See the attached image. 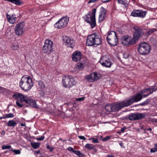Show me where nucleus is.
<instances>
[{
	"label": "nucleus",
	"mask_w": 157,
	"mask_h": 157,
	"mask_svg": "<svg viewBox=\"0 0 157 157\" xmlns=\"http://www.w3.org/2000/svg\"><path fill=\"white\" fill-rule=\"evenodd\" d=\"M59 140L63 141H65L67 140H63L62 139L60 138Z\"/></svg>",
	"instance_id": "nucleus-58"
},
{
	"label": "nucleus",
	"mask_w": 157,
	"mask_h": 157,
	"mask_svg": "<svg viewBox=\"0 0 157 157\" xmlns=\"http://www.w3.org/2000/svg\"><path fill=\"white\" fill-rule=\"evenodd\" d=\"M106 157H113L112 155H107Z\"/></svg>",
	"instance_id": "nucleus-59"
},
{
	"label": "nucleus",
	"mask_w": 157,
	"mask_h": 157,
	"mask_svg": "<svg viewBox=\"0 0 157 157\" xmlns=\"http://www.w3.org/2000/svg\"><path fill=\"white\" fill-rule=\"evenodd\" d=\"M133 29L135 32L134 33L133 36L136 39H138L141 35L143 34L142 30L138 26L134 27Z\"/></svg>",
	"instance_id": "nucleus-18"
},
{
	"label": "nucleus",
	"mask_w": 157,
	"mask_h": 157,
	"mask_svg": "<svg viewBox=\"0 0 157 157\" xmlns=\"http://www.w3.org/2000/svg\"><path fill=\"white\" fill-rule=\"evenodd\" d=\"M13 97L14 99L17 101L16 103L17 106L19 108H22L24 105L19 102L18 101L19 99L21 102H24L26 104H29L32 107L36 109L39 108V106L36 104L35 101L31 97L24 95L21 93H17L14 94Z\"/></svg>",
	"instance_id": "nucleus-1"
},
{
	"label": "nucleus",
	"mask_w": 157,
	"mask_h": 157,
	"mask_svg": "<svg viewBox=\"0 0 157 157\" xmlns=\"http://www.w3.org/2000/svg\"><path fill=\"white\" fill-rule=\"evenodd\" d=\"M24 26V22H21L16 25L15 29V32L17 35L21 36L23 32V28Z\"/></svg>",
	"instance_id": "nucleus-15"
},
{
	"label": "nucleus",
	"mask_w": 157,
	"mask_h": 157,
	"mask_svg": "<svg viewBox=\"0 0 157 157\" xmlns=\"http://www.w3.org/2000/svg\"><path fill=\"white\" fill-rule=\"evenodd\" d=\"M38 89L41 91H43L45 88V86L44 83L41 81H39L38 82Z\"/></svg>",
	"instance_id": "nucleus-23"
},
{
	"label": "nucleus",
	"mask_w": 157,
	"mask_h": 157,
	"mask_svg": "<svg viewBox=\"0 0 157 157\" xmlns=\"http://www.w3.org/2000/svg\"><path fill=\"white\" fill-rule=\"evenodd\" d=\"M44 137L43 136H42L40 137L36 138V140L39 141H41L44 140Z\"/></svg>",
	"instance_id": "nucleus-44"
},
{
	"label": "nucleus",
	"mask_w": 157,
	"mask_h": 157,
	"mask_svg": "<svg viewBox=\"0 0 157 157\" xmlns=\"http://www.w3.org/2000/svg\"><path fill=\"white\" fill-rule=\"evenodd\" d=\"M78 137L81 140H86V138L84 136H78Z\"/></svg>",
	"instance_id": "nucleus-46"
},
{
	"label": "nucleus",
	"mask_w": 157,
	"mask_h": 157,
	"mask_svg": "<svg viewBox=\"0 0 157 157\" xmlns=\"http://www.w3.org/2000/svg\"><path fill=\"white\" fill-rule=\"evenodd\" d=\"M77 68L79 70H82L84 68V64L82 63H78L77 64Z\"/></svg>",
	"instance_id": "nucleus-30"
},
{
	"label": "nucleus",
	"mask_w": 157,
	"mask_h": 157,
	"mask_svg": "<svg viewBox=\"0 0 157 157\" xmlns=\"http://www.w3.org/2000/svg\"><path fill=\"white\" fill-rule=\"evenodd\" d=\"M85 97H82V98H76L75 100L77 101H82L85 99Z\"/></svg>",
	"instance_id": "nucleus-39"
},
{
	"label": "nucleus",
	"mask_w": 157,
	"mask_h": 157,
	"mask_svg": "<svg viewBox=\"0 0 157 157\" xmlns=\"http://www.w3.org/2000/svg\"><path fill=\"white\" fill-rule=\"evenodd\" d=\"M110 138V137L108 136H106L105 137L102 139V140L104 141H105Z\"/></svg>",
	"instance_id": "nucleus-43"
},
{
	"label": "nucleus",
	"mask_w": 157,
	"mask_h": 157,
	"mask_svg": "<svg viewBox=\"0 0 157 157\" xmlns=\"http://www.w3.org/2000/svg\"><path fill=\"white\" fill-rule=\"evenodd\" d=\"M62 82L63 87L67 88H70L76 84V82L71 75L63 76Z\"/></svg>",
	"instance_id": "nucleus-6"
},
{
	"label": "nucleus",
	"mask_w": 157,
	"mask_h": 157,
	"mask_svg": "<svg viewBox=\"0 0 157 157\" xmlns=\"http://www.w3.org/2000/svg\"><path fill=\"white\" fill-rule=\"evenodd\" d=\"M46 149L49 150L50 151H51V152L54 149V148L53 147H50L48 144H46Z\"/></svg>",
	"instance_id": "nucleus-36"
},
{
	"label": "nucleus",
	"mask_w": 157,
	"mask_h": 157,
	"mask_svg": "<svg viewBox=\"0 0 157 157\" xmlns=\"http://www.w3.org/2000/svg\"><path fill=\"white\" fill-rule=\"evenodd\" d=\"M119 144L121 147H122L123 148L124 147V146L123 145V144L122 143H120Z\"/></svg>",
	"instance_id": "nucleus-50"
},
{
	"label": "nucleus",
	"mask_w": 157,
	"mask_h": 157,
	"mask_svg": "<svg viewBox=\"0 0 157 157\" xmlns=\"http://www.w3.org/2000/svg\"><path fill=\"white\" fill-rule=\"evenodd\" d=\"M64 40V44L68 47L72 48L74 46L75 43V41L73 40H71L68 36H65Z\"/></svg>",
	"instance_id": "nucleus-19"
},
{
	"label": "nucleus",
	"mask_w": 157,
	"mask_h": 157,
	"mask_svg": "<svg viewBox=\"0 0 157 157\" xmlns=\"http://www.w3.org/2000/svg\"><path fill=\"white\" fill-rule=\"evenodd\" d=\"M102 43L101 36L97 33H93L87 36L86 44L88 46L99 45Z\"/></svg>",
	"instance_id": "nucleus-3"
},
{
	"label": "nucleus",
	"mask_w": 157,
	"mask_h": 157,
	"mask_svg": "<svg viewBox=\"0 0 157 157\" xmlns=\"http://www.w3.org/2000/svg\"><path fill=\"white\" fill-rule=\"evenodd\" d=\"M85 155L84 154H82V153H81V154L79 155L78 156L79 157H84Z\"/></svg>",
	"instance_id": "nucleus-52"
},
{
	"label": "nucleus",
	"mask_w": 157,
	"mask_h": 157,
	"mask_svg": "<svg viewBox=\"0 0 157 157\" xmlns=\"http://www.w3.org/2000/svg\"><path fill=\"white\" fill-rule=\"evenodd\" d=\"M69 21V17L66 16L62 17L59 19L54 25L55 28L61 29L65 27Z\"/></svg>",
	"instance_id": "nucleus-9"
},
{
	"label": "nucleus",
	"mask_w": 157,
	"mask_h": 157,
	"mask_svg": "<svg viewBox=\"0 0 157 157\" xmlns=\"http://www.w3.org/2000/svg\"><path fill=\"white\" fill-rule=\"evenodd\" d=\"M156 31V29H150V30H149V31H148L147 32V34L148 35H151L152 33H153V32H154V31Z\"/></svg>",
	"instance_id": "nucleus-37"
},
{
	"label": "nucleus",
	"mask_w": 157,
	"mask_h": 157,
	"mask_svg": "<svg viewBox=\"0 0 157 157\" xmlns=\"http://www.w3.org/2000/svg\"><path fill=\"white\" fill-rule=\"evenodd\" d=\"M157 151V148L154 147L151 149L150 152L151 153H154Z\"/></svg>",
	"instance_id": "nucleus-42"
},
{
	"label": "nucleus",
	"mask_w": 157,
	"mask_h": 157,
	"mask_svg": "<svg viewBox=\"0 0 157 157\" xmlns=\"http://www.w3.org/2000/svg\"><path fill=\"white\" fill-rule=\"evenodd\" d=\"M149 94H143L142 96V97H146L147 96H148Z\"/></svg>",
	"instance_id": "nucleus-49"
},
{
	"label": "nucleus",
	"mask_w": 157,
	"mask_h": 157,
	"mask_svg": "<svg viewBox=\"0 0 157 157\" xmlns=\"http://www.w3.org/2000/svg\"><path fill=\"white\" fill-rule=\"evenodd\" d=\"M96 1H89L88 2V4L90 3H94Z\"/></svg>",
	"instance_id": "nucleus-51"
},
{
	"label": "nucleus",
	"mask_w": 157,
	"mask_h": 157,
	"mask_svg": "<svg viewBox=\"0 0 157 157\" xmlns=\"http://www.w3.org/2000/svg\"><path fill=\"white\" fill-rule=\"evenodd\" d=\"M2 119H6L5 116L4 115H3L2 117H0V120H1Z\"/></svg>",
	"instance_id": "nucleus-53"
},
{
	"label": "nucleus",
	"mask_w": 157,
	"mask_h": 157,
	"mask_svg": "<svg viewBox=\"0 0 157 157\" xmlns=\"http://www.w3.org/2000/svg\"><path fill=\"white\" fill-rule=\"evenodd\" d=\"M94 145L93 144H86L85 145V147L88 150L93 149L94 148Z\"/></svg>",
	"instance_id": "nucleus-27"
},
{
	"label": "nucleus",
	"mask_w": 157,
	"mask_h": 157,
	"mask_svg": "<svg viewBox=\"0 0 157 157\" xmlns=\"http://www.w3.org/2000/svg\"><path fill=\"white\" fill-rule=\"evenodd\" d=\"M40 143L38 142L31 143V145L33 148L34 149H36L39 147L40 146Z\"/></svg>",
	"instance_id": "nucleus-26"
},
{
	"label": "nucleus",
	"mask_w": 157,
	"mask_h": 157,
	"mask_svg": "<svg viewBox=\"0 0 157 157\" xmlns=\"http://www.w3.org/2000/svg\"><path fill=\"white\" fill-rule=\"evenodd\" d=\"M126 1H118V3L122 4L125 7H126L128 6V3L125 2Z\"/></svg>",
	"instance_id": "nucleus-33"
},
{
	"label": "nucleus",
	"mask_w": 157,
	"mask_h": 157,
	"mask_svg": "<svg viewBox=\"0 0 157 157\" xmlns=\"http://www.w3.org/2000/svg\"><path fill=\"white\" fill-rule=\"evenodd\" d=\"M109 1H103V2L106 3V2H109Z\"/></svg>",
	"instance_id": "nucleus-60"
},
{
	"label": "nucleus",
	"mask_w": 157,
	"mask_h": 157,
	"mask_svg": "<svg viewBox=\"0 0 157 157\" xmlns=\"http://www.w3.org/2000/svg\"><path fill=\"white\" fill-rule=\"evenodd\" d=\"M21 126H25V124L23 123H21Z\"/></svg>",
	"instance_id": "nucleus-57"
},
{
	"label": "nucleus",
	"mask_w": 157,
	"mask_h": 157,
	"mask_svg": "<svg viewBox=\"0 0 157 157\" xmlns=\"http://www.w3.org/2000/svg\"><path fill=\"white\" fill-rule=\"evenodd\" d=\"M157 90V87L156 86H152L151 88H147L142 90L141 92L142 94L147 93V94H150L153 92Z\"/></svg>",
	"instance_id": "nucleus-20"
},
{
	"label": "nucleus",
	"mask_w": 157,
	"mask_h": 157,
	"mask_svg": "<svg viewBox=\"0 0 157 157\" xmlns=\"http://www.w3.org/2000/svg\"><path fill=\"white\" fill-rule=\"evenodd\" d=\"M106 13V10H102L100 12V13L99 17V22H101L105 20Z\"/></svg>",
	"instance_id": "nucleus-22"
},
{
	"label": "nucleus",
	"mask_w": 157,
	"mask_h": 157,
	"mask_svg": "<svg viewBox=\"0 0 157 157\" xmlns=\"http://www.w3.org/2000/svg\"><path fill=\"white\" fill-rule=\"evenodd\" d=\"M53 42L49 39H46L44 44L42 48L43 52L44 53L50 54L53 51Z\"/></svg>",
	"instance_id": "nucleus-10"
},
{
	"label": "nucleus",
	"mask_w": 157,
	"mask_h": 157,
	"mask_svg": "<svg viewBox=\"0 0 157 157\" xmlns=\"http://www.w3.org/2000/svg\"><path fill=\"white\" fill-rule=\"evenodd\" d=\"M142 98V95L139 93H138L133 96H132L131 98L128 100L118 103V110L120 109L121 108L128 106L134 102L139 101Z\"/></svg>",
	"instance_id": "nucleus-5"
},
{
	"label": "nucleus",
	"mask_w": 157,
	"mask_h": 157,
	"mask_svg": "<svg viewBox=\"0 0 157 157\" xmlns=\"http://www.w3.org/2000/svg\"><path fill=\"white\" fill-rule=\"evenodd\" d=\"M147 11L140 10H134L131 12V15L134 17H139L144 18L146 16Z\"/></svg>",
	"instance_id": "nucleus-14"
},
{
	"label": "nucleus",
	"mask_w": 157,
	"mask_h": 157,
	"mask_svg": "<svg viewBox=\"0 0 157 157\" xmlns=\"http://www.w3.org/2000/svg\"><path fill=\"white\" fill-rule=\"evenodd\" d=\"M138 50L140 55H146L150 52V47L148 44L143 42L139 45Z\"/></svg>",
	"instance_id": "nucleus-8"
},
{
	"label": "nucleus",
	"mask_w": 157,
	"mask_h": 157,
	"mask_svg": "<svg viewBox=\"0 0 157 157\" xmlns=\"http://www.w3.org/2000/svg\"><path fill=\"white\" fill-rule=\"evenodd\" d=\"M12 147L11 145H3L2 147V150H4L6 149H10V151L12 149Z\"/></svg>",
	"instance_id": "nucleus-29"
},
{
	"label": "nucleus",
	"mask_w": 157,
	"mask_h": 157,
	"mask_svg": "<svg viewBox=\"0 0 157 157\" xmlns=\"http://www.w3.org/2000/svg\"><path fill=\"white\" fill-rule=\"evenodd\" d=\"M11 151L14 152L16 155H19L21 153V151L19 149L13 150V148H12V149L11 150Z\"/></svg>",
	"instance_id": "nucleus-32"
},
{
	"label": "nucleus",
	"mask_w": 157,
	"mask_h": 157,
	"mask_svg": "<svg viewBox=\"0 0 157 157\" xmlns=\"http://www.w3.org/2000/svg\"><path fill=\"white\" fill-rule=\"evenodd\" d=\"M73 153L75 154L78 155V156L81 154V153L80 151H75L74 150L73 151Z\"/></svg>",
	"instance_id": "nucleus-40"
},
{
	"label": "nucleus",
	"mask_w": 157,
	"mask_h": 157,
	"mask_svg": "<svg viewBox=\"0 0 157 157\" xmlns=\"http://www.w3.org/2000/svg\"><path fill=\"white\" fill-rule=\"evenodd\" d=\"M6 17L8 21L10 23L13 24L15 23L16 19L15 15L13 14L11 16L8 14H7Z\"/></svg>",
	"instance_id": "nucleus-21"
},
{
	"label": "nucleus",
	"mask_w": 157,
	"mask_h": 157,
	"mask_svg": "<svg viewBox=\"0 0 157 157\" xmlns=\"http://www.w3.org/2000/svg\"><path fill=\"white\" fill-rule=\"evenodd\" d=\"M145 117V115L144 114L142 113H134L129 115L128 118L130 120L133 121L144 119Z\"/></svg>",
	"instance_id": "nucleus-16"
},
{
	"label": "nucleus",
	"mask_w": 157,
	"mask_h": 157,
	"mask_svg": "<svg viewBox=\"0 0 157 157\" xmlns=\"http://www.w3.org/2000/svg\"><path fill=\"white\" fill-rule=\"evenodd\" d=\"M124 57L126 59V58H128V55H127V56H126V57H124Z\"/></svg>",
	"instance_id": "nucleus-62"
},
{
	"label": "nucleus",
	"mask_w": 157,
	"mask_h": 157,
	"mask_svg": "<svg viewBox=\"0 0 157 157\" xmlns=\"http://www.w3.org/2000/svg\"><path fill=\"white\" fill-rule=\"evenodd\" d=\"M137 40V39H136L135 37L133 36V38L129 40L128 42V44L130 45L136 43V41Z\"/></svg>",
	"instance_id": "nucleus-31"
},
{
	"label": "nucleus",
	"mask_w": 157,
	"mask_h": 157,
	"mask_svg": "<svg viewBox=\"0 0 157 157\" xmlns=\"http://www.w3.org/2000/svg\"><path fill=\"white\" fill-rule=\"evenodd\" d=\"M101 77V74L97 72H94L87 75L86 79L87 81L92 82L98 80Z\"/></svg>",
	"instance_id": "nucleus-12"
},
{
	"label": "nucleus",
	"mask_w": 157,
	"mask_h": 157,
	"mask_svg": "<svg viewBox=\"0 0 157 157\" xmlns=\"http://www.w3.org/2000/svg\"><path fill=\"white\" fill-rule=\"evenodd\" d=\"M149 102H150L149 100L148 99H147V100H146L144 102L140 104V105H142V106H144V105H147V104H148Z\"/></svg>",
	"instance_id": "nucleus-35"
},
{
	"label": "nucleus",
	"mask_w": 157,
	"mask_h": 157,
	"mask_svg": "<svg viewBox=\"0 0 157 157\" xmlns=\"http://www.w3.org/2000/svg\"><path fill=\"white\" fill-rule=\"evenodd\" d=\"M5 134V131L4 130H2V131L1 133V134L2 135H4Z\"/></svg>",
	"instance_id": "nucleus-48"
},
{
	"label": "nucleus",
	"mask_w": 157,
	"mask_h": 157,
	"mask_svg": "<svg viewBox=\"0 0 157 157\" xmlns=\"http://www.w3.org/2000/svg\"><path fill=\"white\" fill-rule=\"evenodd\" d=\"M105 110L108 112H115L118 111V103L114 102L106 105L105 107Z\"/></svg>",
	"instance_id": "nucleus-13"
},
{
	"label": "nucleus",
	"mask_w": 157,
	"mask_h": 157,
	"mask_svg": "<svg viewBox=\"0 0 157 157\" xmlns=\"http://www.w3.org/2000/svg\"><path fill=\"white\" fill-rule=\"evenodd\" d=\"M82 56L81 52L79 51H77L73 52L71 56L72 60L75 62H78L80 60Z\"/></svg>",
	"instance_id": "nucleus-17"
},
{
	"label": "nucleus",
	"mask_w": 157,
	"mask_h": 157,
	"mask_svg": "<svg viewBox=\"0 0 157 157\" xmlns=\"http://www.w3.org/2000/svg\"><path fill=\"white\" fill-rule=\"evenodd\" d=\"M128 38V36H123L122 37V38L121 39V43L123 45V46H126L127 44V40Z\"/></svg>",
	"instance_id": "nucleus-24"
},
{
	"label": "nucleus",
	"mask_w": 157,
	"mask_h": 157,
	"mask_svg": "<svg viewBox=\"0 0 157 157\" xmlns=\"http://www.w3.org/2000/svg\"><path fill=\"white\" fill-rule=\"evenodd\" d=\"M6 118L13 117L14 115L13 114L10 113L9 114H6L5 116Z\"/></svg>",
	"instance_id": "nucleus-34"
},
{
	"label": "nucleus",
	"mask_w": 157,
	"mask_h": 157,
	"mask_svg": "<svg viewBox=\"0 0 157 157\" xmlns=\"http://www.w3.org/2000/svg\"><path fill=\"white\" fill-rule=\"evenodd\" d=\"M151 121L153 123H157V119L153 118L151 119Z\"/></svg>",
	"instance_id": "nucleus-47"
},
{
	"label": "nucleus",
	"mask_w": 157,
	"mask_h": 157,
	"mask_svg": "<svg viewBox=\"0 0 157 157\" xmlns=\"http://www.w3.org/2000/svg\"><path fill=\"white\" fill-rule=\"evenodd\" d=\"M96 9L94 8L92 12L89 11L83 17L85 21L88 23L91 29H93L96 26L95 14Z\"/></svg>",
	"instance_id": "nucleus-4"
},
{
	"label": "nucleus",
	"mask_w": 157,
	"mask_h": 157,
	"mask_svg": "<svg viewBox=\"0 0 157 157\" xmlns=\"http://www.w3.org/2000/svg\"><path fill=\"white\" fill-rule=\"evenodd\" d=\"M67 150L69 151H71L73 153V151H74V150L73 148L71 147H69L67 148Z\"/></svg>",
	"instance_id": "nucleus-45"
},
{
	"label": "nucleus",
	"mask_w": 157,
	"mask_h": 157,
	"mask_svg": "<svg viewBox=\"0 0 157 157\" xmlns=\"http://www.w3.org/2000/svg\"><path fill=\"white\" fill-rule=\"evenodd\" d=\"M40 152V150H38V151H35V153L38 154Z\"/></svg>",
	"instance_id": "nucleus-54"
},
{
	"label": "nucleus",
	"mask_w": 157,
	"mask_h": 157,
	"mask_svg": "<svg viewBox=\"0 0 157 157\" xmlns=\"http://www.w3.org/2000/svg\"><path fill=\"white\" fill-rule=\"evenodd\" d=\"M127 129V128L125 126L123 127V128H121V132H118V134H120L121 132H123L126 129Z\"/></svg>",
	"instance_id": "nucleus-41"
},
{
	"label": "nucleus",
	"mask_w": 157,
	"mask_h": 157,
	"mask_svg": "<svg viewBox=\"0 0 157 157\" xmlns=\"http://www.w3.org/2000/svg\"><path fill=\"white\" fill-rule=\"evenodd\" d=\"M11 3L15 4L17 5H20L23 3L22 1H9Z\"/></svg>",
	"instance_id": "nucleus-28"
},
{
	"label": "nucleus",
	"mask_w": 157,
	"mask_h": 157,
	"mask_svg": "<svg viewBox=\"0 0 157 157\" xmlns=\"http://www.w3.org/2000/svg\"><path fill=\"white\" fill-rule=\"evenodd\" d=\"M34 85V83L31 78L29 76H23L19 82V86L25 91L30 90Z\"/></svg>",
	"instance_id": "nucleus-2"
},
{
	"label": "nucleus",
	"mask_w": 157,
	"mask_h": 157,
	"mask_svg": "<svg viewBox=\"0 0 157 157\" xmlns=\"http://www.w3.org/2000/svg\"><path fill=\"white\" fill-rule=\"evenodd\" d=\"M17 124V123L13 120L9 121L7 124L8 126L13 127H14Z\"/></svg>",
	"instance_id": "nucleus-25"
},
{
	"label": "nucleus",
	"mask_w": 157,
	"mask_h": 157,
	"mask_svg": "<svg viewBox=\"0 0 157 157\" xmlns=\"http://www.w3.org/2000/svg\"><path fill=\"white\" fill-rule=\"evenodd\" d=\"M18 48V46H16L14 48H13V49L14 50H17Z\"/></svg>",
	"instance_id": "nucleus-55"
},
{
	"label": "nucleus",
	"mask_w": 157,
	"mask_h": 157,
	"mask_svg": "<svg viewBox=\"0 0 157 157\" xmlns=\"http://www.w3.org/2000/svg\"><path fill=\"white\" fill-rule=\"evenodd\" d=\"M146 130H147V131H151L152 130V129L151 128H149L147 129H146Z\"/></svg>",
	"instance_id": "nucleus-56"
},
{
	"label": "nucleus",
	"mask_w": 157,
	"mask_h": 157,
	"mask_svg": "<svg viewBox=\"0 0 157 157\" xmlns=\"http://www.w3.org/2000/svg\"><path fill=\"white\" fill-rule=\"evenodd\" d=\"M154 146L155 147H157V143L155 144Z\"/></svg>",
	"instance_id": "nucleus-61"
},
{
	"label": "nucleus",
	"mask_w": 157,
	"mask_h": 157,
	"mask_svg": "<svg viewBox=\"0 0 157 157\" xmlns=\"http://www.w3.org/2000/svg\"><path fill=\"white\" fill-rule=\"evenodd\" d=\"M90 140H92V143H98V139L97 138H91L89 139Z\"/></svg>",
	"instance_id": "nucleus-38"
},
{
	"label": "nucleus",
	"mask_w": 157,
	"mask_h": 157,
	"mask_svg": "<svg viewBox=\"0 0 157 157\" xmlns=\"http://www.w3.org/2000/svg\"><path fill=\"white\" fill-rule=\"evenodd\" d=\"M70 140V139H69V140Z\"/></svg>",
	"instance_id": "nucleus-64"
},
{
	"label": "nucleus",
	"mask_w": 157,
	"mask_h": 157,
	"mask_svg": "<svg viewBox=\"0 0 157 157\" xmlns=\"http://www.w3.org/2000/svg\"><path fill=\"white\" fill-rule=\"evenodd\" d=\"M8 151H5L4 152V153H6Z\"/></svg>",
	"instance_id": "nucleus-63"
},
{
	"label": "nucleus",
	"mask_w": 157,
	"mask_h": 157,
	"mask_svg": "<svg viewBox=\"0 0 157 157\" xmlns=\"http://www.w3.org/2000/svg\"><path fill=\"white\" fill-rule=\"evenodd\" d=\"M107 41L111 46H114L117 45L118 38L117 34L114 31L109 32L107 37Z\"/></svg>",
	"instance_id": "nucleus-7"
},
{
	"label": "nucleus",
	"mask_w": 157,
	"mask_h": 157,
	"mask_svg": "<svg viewBox=\"0 0 157 157\" xmlns=\"http://www.w3.org/2000/svg\"><path fill=\"white\" fill-rule=\"evenodd\" d=\"M99 62L102 66L107 68H110L112 64L110 58L107 55L102 56Z\"/></svg>",
	"instance_id": "nucleus-11"
}]
</instances>
